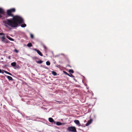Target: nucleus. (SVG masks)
Returning a JSON list of instances; mask_svg holds the SVG:
<instances>
[{"label":"nucleus","mask_w":132,"mask_h":132,"mask_svg":"<svg viewBox=\"0 0 132 132\" xmlns=\"http://www.w3.org/2000/svg\"><path fill=\"white\" fill-rule=\"evenodd\" d=\"M6 76L9 80L11 81L13 80L12 78L11 77L9 76Z\"/></svg>","instance_id":"423d86ee"},{"label":"nucleus","mask_w":132,"mask_h":132,"mask_svg":"<svg viewBox=\"0 0 132 132\" xmlns=\"http://www.w3.org/2000/svg\"><path fill=\"white\" fill-rule=\"evenodd\" d=\"M15 11L14 8H12L7 10L6 11V15L5 14L4 15L6 18L8 17L11 16L13 17L12 19H7L3 21L5 26L7 27L9 26L12 28H15L17 27L18 24H21L23 22V20L20 16L16 15L14 16L12 13Z\"/></svg>","instance_id":"f257e3e1"},{"label":"nucleus","mask_w":132,"mask_h":132,"mask_svg":"<svg viewBox=\"0 0 132 132\" xmlns=\"http://www.w3.org/2000/svg\"><path fill=\"white\" fill-rule=\"evenodd\" d=\"M56 124L57 126H60L62 125V123L59 122H57L56 123Z\"/></svg>","instance_id":"9b49d317"},{"label":"nucleus","mask_w":132,"mask_h":132,"mask_svg":"<svg viewBox=\"0 0 132 132\" xmlns=\"http://www.w3.org/2000/svg\"><path fill=\"white\" fill-rule=\"evenodd\" d=\"M37 62L38 63H42L43 61L41 60H40L38 61H37Z\"/></svg>","instance_id":"aec40b11"},{"label":"nucleus","mask_w":132,"mask_h":132,"mask_svg":"<svg viewBox=\"0 0 132 132\" xmlns=\"http://www.w3.org/2000/svg\"><path fill=\"white\" fill-rule=\"evenodd\" d=\"M3 70L2 71L1 70V69H0V73H3Z\"/></svg>","instance_id":"5701e85b"},{"label":"nucleus","mask_w":132,"mask_h":132,"mask_svg":"<svg viewBox=\"0 0 132 132\" xmlns=\"http://www.w3.org/2000/svg\"><path fill=\"white\" fill-rule=\"evenodd\" d=\"M69 76L72 78L74 77V76L71 73H70V75H69Z\"/></svg>","instance_id":"6ab92c4d"},{"label":"nucleus","mask_w":132,"mask_h":132,"mask_svg":"<svg viewBox=\"0 0 132 132\" xmlns=\"http://www.w3.org/2000/svg\"><path fill=\"white\" fill-rule=\"evenodd\" d=\"M57 102H59V104H61V103H62V102H61V101H57Z\"/></svg>","instance_id":"393cba45"},{"label":"nucleus","mask_w":132,"mask_h":132,"mask_svg":"<svg viewBox=\"0 0 132 132\" xmlns=\"http://www.w3.org/2000/svg\"><path fill=\"white\" fill-rule=\"evenodd\" d=\"M15 51L16 52V53H18V50H15Z\"/></svg>","instance_id":"bb28decb"},{"label":"nucleus","mask_w":132,"mask_h":132,"mask_svg":"<svg viewBox=\"0 0 132 132\" xmlns=\"http://www.w3.org/2000/svg\"><path fill=\"white\" fill-rule=\"evenodd\" d=\"M48 120L50 122L52 123L54 122V120L53 119L51 118H48Z\"/></svg>","instance_id":"0eeeda50"},{"label":"nucleus","mask_w":132,"mask_h":132,"mask_svg":"<svg viewBox=\"0 0 132 132\" xmlns=\"http://www.w3.org/2000/svg\"><path fill=\"white\" fill-rule=\"evenodd\" d=\"M92 119H90L87 122L86 124V126H87L89 125L92 122Z\"/></svg>","instance_id":"39448f33"},{"label":"nucleus","mask_w":132,"mask_h":132,"mask_svg":"<svg viewBox=\"0 0 132 132\" xmlns=\"http://www.w3.org/2000/svg\"><path fill=\"white\" fill-rule=\"evenodd\" d=\"M21 27H26V24H22L21 26Z\"/></svg>","instance_id":"4468645a"},{"label":"nucleus","mask_w":132,"mask_h":132,"mask_svg":"<svg viewBox=\"0 0 132 132\" xmlns=\"http://www.w3.org/2000/svg\"><path fill=\"white\" fill-rule=\"evenodd\" d=\"M9 59H10V56H9Z\"/></svg>","instance_id":"c85d7f7f"},{"label":"nucleus","mask_w":132,"mask_h":132,"mask_svg":"<svg viewBox=\"0 0 132 132\" xmlns=\"http://www.w3.org/2000/svg\"><path fill=\"white\" fill-rule=\"evenodd\" d=\"M6 37L8 39H9V40H11V41H13L14 40V39H13V38H12L10 37V36H6Z\"/></svg>","instance_id":"1a4fd4ad"},{"label":"nucleus","mask_w":132,"mask_h":132,"mask_svg":"<svg viewBox=\"0 0 132 132\" xmlns=\"http://www.w3.org/2000/svg\"><path fill=\"white\" fill-rule=\"evenodd\" d=\"M67 130L68 131L72 132H76V127L74 126L69 127H68Z\"/></svg>","instance_id":"f03ea898"},{"label":"nucleus","mask_w":132,"mask_h":132,"mask_svg":"<svg viewBox=\"0 0 132 132\" xmlns=\"http://www.w3.org/2000/svg\"><path fill=\"white\" fill-rule=\"evenodd\" d=\"M69 73H73L74 72L73 70L72 69H70L69 71Z\"/></svg>","instance_id":"2eb2a0df"},{"label":"nucleus","mask_w":132,"mask_h":132,"mask_svg":"<svg viewBox=\"0 0 132 132\" xmlns=\"http://www.w3.org/2000/svg\"><path fill=\"white\" fill-rule=\"evenodd\" d=\"M16 63L15 62H13L11 63V65L12 66H16Z\"/></svg>","instance_id":"f8f14e48"},{"label":"nucleus","mask_w":132,"mask_h":132,"mask_svg":"<svg viewBox=\"0 0 132 132\" xmlns=\"http://www.w3.org/2000/svg\"><path fill=\"white\" fill-rule=\"evenodd\" d=\"M4 34L2 33H0V35H4Z\"/></svg>","instance_id":"a878e982"},{"label":"nucleus","mask_w":132,"mask_h":132,"mask_svg":"<svg viewBox=\"0 0 132 132\" xmlns=\"http://www.w3.org/2000/svg\"><path fill=\"white\" fill-rule=\"evenodd\" d=\"M46 64L48 65H49L50 64V63L49 61H47L46 63Z\"/></svg>","instance_id":"f3484780"},{"label":"nucleus","mask_w":132,"mask_h":132,"mask_svg":"<svg viewBox=\"0 0 132 132\" xmlns=\"http://www.w3.org/2000/svg\"><path fill=\"white\" fill-rule=\"evenodd\" d=\"M8 74L11 76L12 75V74L11 73H10L9 72Z\"/></svg>","instance_id":"cd10ccee"},{"label":"nucleus","mask_w":132,"mask_h":132,"mask_svg":"<svg viewBox=\"0 0 132 132\" xmlns=\"http://www.w3.org/2000/svg\"><path fill=\"white\" fill-rule=\"evenodd\" d=\"M27 45L28 47H31L32 46V44L31 43H29L27 44Z\"/></svg>","instance_id":"ddd939ff"},{"label":"nucleus","mask_w":132,"mask_h":132,"mask_svg":"<svg viewBox=\"0 0 132 132\" xmlns=\"http://www.w3.org/2000/svg\"><path fill=\"white\" fill-rule=\"evenodd\" d=\"M52 73L54 76H56L57 75L56 72L54 71H52Z\"/></svg>","instance_id":"dca6fc26"},{"label":"nucleus","mask_w":132,"mask_h":132,"mask_svg":"<svg viewBox=\"0 0 132 132\" xmlns=\"http://www.w3.org/2000/svg\"><path fill=\"white\" fill-rule=\"evenodd\" d=\"M2 41L3 42H5V36L4 35L2 37Z\"/></svg>","instance_id":"9d476101"},{"label":"nucleus","mask_w":132,"mask_h":132,"mask_svg":"<svg viewBox=\"0 0 132 132\" xmlns=\"http://www.w3.org/2000/svg\"><path fill=\"white\" fill-rule=\"evenodd\" d=\"M0 14H2L4 16L5 15V13L4 10L3 9L1 8H0ZM0 15L2 16V17L0 18H2V19H3L4 17H3L0 14Z\"/></svg>","instance_id":"7ed1b4c3"},{"label":"nucleus","mask_w":132,"mask_h":132,"mask_svg":"<svg viewBox=\"0 0 132 132\" xmlns=\"http://www.w3.org/2000/svg\"><path fill=\"white\" fill-rule=\"evenodd\" d=\"M74 122L77 125H79L80 124L79 121L78 120H75L74 121Z\"/></svg>","instance_id":"6e6552de"},{"label":"nucleus","mask_w":132,"mask_h":132,"mask_svg":"<svg viewBox=\"0 0 132 132\" xmlns=\"http://www.w3.org/2000/svg\"><path fill=\"white\" fill-rule=\"evenodd\" d=\"M34 50L36 51L38 54L39 55H40L41 56H43V55L41 52H40V51L39 50H37L36 49H34Z\"/></svg>","instance_id":"20e7f679"},{"label":"nucleus","mask_w":132,"mask_h":132,"mask_svg":"<svg viewBox=\"0 0 132 132\" xmlns=\"http://www.w3.org/2000/svg\"><path fill=\"white\" fill-rule=\"evenodd\" d=\"M30 37H31V38H34V35H33V34H30Z\"/></svg>","instance_id":"a211bd4d"},{"label":"nucleus","mask_w":132,"mask_h":132,"mask_svg":"<svg viewBox=\"0 0 132 132\" xmlns=\"http://www.w3.org/2000/svg\"><path fill=\"white\" fill-rule=\"evenodd\" d=\"M2 17V16L0 15V18H1Z\"/></svg>","instance_id":"c756f323"},{"label":"nucleus","mask_w":132,"mask_h":132,"mask_svg":"<svg viewBox=\"0 0 132 132\" xmlns=\"http://www.w3.org/2000/svg\"><path fill=\"white\" fill-rule=\"evenodd\" d=\"M3 72H4L5 73H6L7 74H9V72H8L6 71H4V70H3Z\"/></svg>","instance_id":"4be33fe9"},{"label":"nucleus","mask_w":132,"mask_h":132,"mask_svg":"<svg viewBox=\"0 0 132 132\" xmlns=\"http://www.w3.org/2000/svg\"><path fill=\"white\" fill-rule=\"evenodd\" d=\"M64 73H65L66 75H68V76H69V74L67 72H65V71H63Z\"/></svg>","instance_id":"412c9836"},{"label":"nucleus","mask_w":132,"mask_h":132,"mask_svg":"<svg viewBox=\"0 0 132 132\" xmlns=\"http://www.w3.org/2000/svg\"><path fill=\"white\" fill-rule=\"evenodd\" d=\"M43 47L45 50H46L47 49V47L45 45H44Z\"/></svg>","instance_id":"b1692460"}]
</instances>
